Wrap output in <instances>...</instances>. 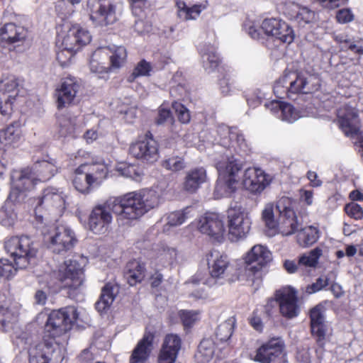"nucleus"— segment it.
I'll return each instance as SVG.
<instances>
[{
    "instance_id": "13",
    "label": "nucleus",
    "mask_w": 363,
    "mask_h": 363,
    "mask_svg": "<svg viewBox=\"0 0 363 363\" xmlns=\"http://www.w3.org/2000/svg\"><path fill=\"white\" fill-rule=\"evenodd\" d=\"M65 208V195L63 192L54 187H48L43 191L36 206V211H45L53 220H57L62 215Z\"/></svg>"
},
{
    "instance_id": "33",
    "label": "nucleus",
    "mask_w": 363,
    "mask_h": 363,
    "mask_svg": "<svg viewBox=\"0 0 363 363\" xmlns=\"http://www.w3.org/2000/svg\"><path fill=\"white\" fill-rule=\"evenodd\" d=\"M23 202L11 199L9 194L0 209V223L4 226L13 225L17 219L16 206Z\"/></svg>"
},
{
    "instance_id": "32",
    "label": "nucleus",
    "mask_w": 363,
    "mask_h": 363,
    "mask_svg": "<svg viewBox=\"0 0 363 363\" xmlns=\"http://www.w3.org/2000/svg\"><path fill=\"white\" fill-rule=\"evenodd\" d=\"M206 173L203 168H195L186 172L183 189L189 193H195L206 182Z\"/></svg>"
},
{
    "instance_id": "47",
    "label": "nucleus",
    "mask_w": 363,
    "mask_h": 363,
    "mask_svg": "<svg viewBox=\"0 0 363 363\" xmlns=\"http://www.w3.org/2000/svg\"><path fill=\"white\" fill-rule=\"evenodd\" d=\"M321 250L315 248L311 251L308 255H303L298 259V264L306 267H315L318 259L321 255Z\"/></svg>"
},
{
    "instance_id": "63",
    "label": "nucleus",
    "mask_w": 363,
    "mask_h": 363,
    "mask_svg": "<svg viewBox=\"0 0 363 363\" xmlns=\"http://www.w3.org/2000/svg\"><path fill=\"white\" fill-rule=\"evenodd\" d=\"M320 4L326 9H334L340 6L341 3H344L347 0H316Z\"/></svg>"
},
{
    "instance_id": "34",
    "label": "nucleus",
    "mask_w": 363,
    "mask_h": 363,
    "mask_svg": "<svg viewBox=\"0 0 363 363\" xmlns=\"http://www.w3.org/2000/svg\"><path fill=\"white\" fill-rule=\"evenodd\" d=\"M124 277L130 286L140 282L145 277L144 264L135 259L130 261L125 266Z\"/></svg>"
},
{
    "instance_id": "22",
    "label": "nucleus",
    "mask_w": 363,
    "mask_h": 363,
    "mask_svg": "<svg viewBox=\"0 0 363 363\" xmlns=\"http://www.w3.org/2000/svg\"><path fill=\"white\" fill-rule=\"evenodd\" d=\"M261 28L267 35L274 37L282 43L290 44L294 41L293 29L287 23L280 20L265 19L262 23Z\"/></svg>"
},
{
    "instance_id": "41",
    "label": "nucleus",
    "mask_w": 363,
    "mask_h": 363,
    "mask_svg": "<svg viewBox=\"0 0 363 363\" xmlns=\"http://www.w3.org/2000/svg\"><path fill=\"white\" fill-rule=\"evenodd\" d=\"M203 68L208 72L213 71L220 63V58L213 47H208L202 51Z\"/></svg>"
},
{
    "instance_id": "48",
    "label": "nucleus",
    "mask_w": 363,
    "mask_h": 363,
    "mask_svg": "<svg viewBox=\"0 0 363 363\" xmlns=\"http://www.w3.org/2000/svg\"><path fill=\"white\" fill-rule=\"evenodd\" d=\"M58 123L61 136L65 137L74 132L75 118L71 119L63 116L58 118Z\"/></svg>"
},
{
    "instance_id": "11",
    "label": "nucleus",
    "mask_w": 363,
    "mask_h": 363,
    "mask_svg": "<svg viewBox=\"0 0 363 363\" xmlns=\"http://www.w3.org/2000/svg\"><path fill=\"white\" fill-rule=\"evenodd\" d=\"M272 260L270 251L261 245H255L245 257L247 267L246 275L252 285L257 289L260 286L263 272L262 269Z\"/></svg>"
},
{
    "instance_id": "28",
    "label": "nucleus",
    "mask_w": 363,
    "mask_h": 363,
    "mask_svg": "<svg viewBox=\"0 0 363 363\" xmlns=\"http://www.w3.org/2000/svg\"><path fill=\"white\" fill-rule=\"evenodd\" d=\"M28 36V30L23 26L15 23H6L0 30V39L8 45L19 46Z\"/></svg>"
},
{
    "instance_id": "14",
    "label": "nucleus",
    "mask_w": 363,
    "mask_h": 363,
    "mask_svg": "<svg viewBox=\"0 0 363 363\" xmlns=\"http://www.w3.org/2000/svg\"><path fill=\"white\" fill-rule=\"evenodd\" d=\"M251 220L241 206L230 207L228 210V228L230 239L237 241L250 232Z\"/></svg>"
},
{
    "instance_id": "23",
    "label": "nucleus",
    "mask_w": 363,
    "mask_h": 363,
    "mask_svg": "<svg viewBox=\"0 0 363 363\" xmlns=\"http://www.w3.org/2000/svg\"><path fill=\"white\" fill-rule=\"evenodd\" d=\"M91 41V35L87 30L79 25H73L68 28L62 37V47L77 52Z\"/></svg>"
},
{
    "instance_id": "29",
    "label": "nucleus",
    "mask_w": 363,
    "mask_h": 363,
    "mask_svg": "<svg viewBox=\"0 0 363 363\" xmlns=\"http://www.w3.org/2000/svg\"><path fill=\"white\" fill-rule=\"evenodd\" d=\"M181 348V339L177 335H166L158 358L159 363H174Z\"/></svg>"
},
{
    "instance_id": "1",
    "label": "nucleus",
    "mask_w": 363,
    "mask_h": 363,
    "mask_svg": "<svg viewBox=\"0 0 363 363\" xmlns=\"http://www.w3.org/2000/svg\"><path fill=\"white\" fill-rule=\"evenodd\" d=\"M159 195L152 189L129 192L113 201L96 205L89 216L88 228L94 234H104L112 222L113 213L118 220H136L159 205Z\"/></svg>"
},
{
    "instance_id": "54",
    "label": "nucleus",
    "mask_w": 363,
    "mask_h": 363,
    "mask_svg": "<svg viewBox=\"0 0 363 363\" xmlns=\"http://www.w3.org/2000/svg\"><path fill=\"white\" fill-rule=\"evenodd\" d=\"M4 313V316L0 322V330L7 331L12 328L13 323L16 322V316L7 308H5Z\"/></svg>"
},
{
    "instance_id": "24",
    "label": "nucleus",
    "mask_w": 363,
    "mask_h": 363,
    "mask_svg": "<svg viewBox=\"0 0 363 363\" xmlns=\"http://www.w3.org/2000/svg\"><path fill=\"white\" fill-rule=\"evenodd\" d=\"M295 78L289 82L287 88V96L292 99L296 94H308L317 90L319 87V79L307 73L298 72L294 74Z\"/></svg>"
},
{
    "instance_id": "58",
    "label": "nucleus",
    "mask_w": 363,
    "mask_h": 363,
    "mask_svg": "<svg viewBox=\"0 0 363 363\" xmlns=\"http://www.w3.org/2000/svg\"><path fill=\"white\" fill-rule=\"evenodd\" d=\"M330 284L329 278L325 277H319L316 279L315 282L313 283L312 284L308 285L306 287V291L309 294H313L317 291H319L322 289H323L325 286Z\"/></svg>"
},
{
    "instance_id": "39",
    "label": "nucleus",
    "mask_w": 363,
    "mask_h": 363,
    "mask_svg": "<svg viewBox=\"0 0 363 363\" xmlns=\"http://www.w3.org/2000/svg\"><path fill=\"white\" fill-rule=\"evenodd\" d=\"M311 326V335L320 350H323L328 338V326L325 323L313 324Z\"/></svg>"
},
{
    "instance_id": "25",
    "label": "nucleus",
    "mask_w": 363,
    "mask_h": 363,
    "mask_svg": "<svg viewBox=\"0 0 363 363\" xmlns=\"http://www.w3.org/2000/svg\"><path fill=\"white\" fill-rule=\"evenodd\" d=\"M284 14L289 20L300 28L313 23L315 20V13L307 6L296 3L286 6Z\"/></svg>"
},
{
    "instance_id": "10",
    "label": "nucleus",
    "mask_w": 363,
    "mask_h": 363,
    "mask_svg": "<svg viewBox=\"0 0 363 363\" xmlns=\"http://www.w3.org/2000/svg\"><path fill=\"white\" fill-rule=\"evenodd\" d=\"M107 172L106 167L102 164H82L74 172L73 185L78 191L87 194L91 186L101 184Z\"/></svg>"
},
{
    "instance_id": "56",
    "label": "nucleus",
    "mask_w": 363,
    "mask_h": 363,
    "mask_svg": "<svg viewBox=\"0 0 363 363\" xmlns=\"http://www.w3.org/2000/svg\"><path fill=\"white\" fill-rule=\"evenodd\" d=\"M345 211L350 217L356 220L362 219L363 218V209L357 203H350L347 204L345 207Z\"/></svg>"
},
{
    "instance_id": "50",
    "label": "nucleus",
    "mask_w": 363,
    "mask_h": 363,
    "mask_svg": "<svg viewBox=\"0 0 363 363\" xmlns=\"http://www.w3.org/2000/svg\"><path fill=\"white\" fill-rule=\"evenodd\" d=\"M172 108L175 111L179 121L182 123H188L190 121L189 110L182 104L174 101L172 103Z\"/></svg>"
},
{
    "instance_id": "37",
    "label": "nucleus",
    "mask_w": 363,
    "mask_h": 363,
    "mask_svg": "<svg viewBox=\"0 0 363 363\" xmlns=\"http://www.w3.org/2000/svg\"><path fill=\"white\" fill-rule=\"evenodd\" d=\"M115 291H117L116 287L111 284H107L103 287L100 298L96 303L97 311L102 312L110 307L115 298Z\"/></svg>"
},
{
    "instance_id": "20",
    "label": "nucleus",
    "mask_w": 363,
    "mask_h": 363,
    "mask_svg": "<svg viewBox=\"0 0 363 363\" xmlns=\"http://www.w3.org/2000/svg\"><path fill=\"white\" fill-rule=\"evenodd\" d=\"M272 177L260 168L249 167L245 169L242 179L244 187L254 194H259L269 185Z\"/></svg>"
},
{
    "instance_id": "21",
    "label": "nucleus",
    "mask_w": 363,
    "mask_h": 363,
    "mask_svg": "<svg viewBox=\"0 0 363 363\" xmlns=\"http://www.w3.org/2000/svg\"><path fill=\"white\" fill-rule=\"evenodd\" d=\"M209 272L214 284H223L230 268V260L228 256L217 250H213L208 256Z\"/></svg>"
},
{
    "instance_id": "31",
    "label": "nucleus",
    "mask_w": 363,
    "mask_h": 363,
    "mask_svg": "<svg viewBox=\"0 0 363 363\" xmlns=\"http://www.w3.org/2000/svg\"><path fill=\"white\" fill-rule=\"evenodd\" d=\"M153 335L145 333L137 344L130 357V363H145L150 356Z\"/></svg>"
},
{
    "instance_id": "2",
    "label": "nucleus",
    "mask_w": 363,
    "mask_h": 363,
    "mask_svg": "<svg viewBox=\"0 0 363 363\" xmlns=\"http://www.w3.org/2000/svg\"><path fill=\"white\" fill-rule=\"evenodd\" d=\"M79 318L74 306H67L50 313L45 326L43 341L33 344L28 350L29 363H61L64 354L59 344L55 340L70 330Z\"/></svg>"
},
{
    "instance_id": "55",
    "label": "nucleus",
    "mask_w": 363,
    "mask_h": 363,
    "mask_svg": "<svg viewBox=\"0 0 363 363\" xmlns=\"http://www.w3.org/2000/svg\"><path fill=\"white\" fill-rule=\"evenodd\" d=\"M76 52L74 50H69L61 46V49L57 52V60L61 66H67Z\"/></svg>"
},
{
    "instance_id": "27",
    "label": "nucleus",
    "mask_w": 363,
    "mask_h": 363,
    "mask_svg": "<svg viewBox=\"0 0 363 363\" xmlns=\"http://www.w3.org/2000/svg\"><path fill=\"white\" fill-rule=\"evenodd\" d=\"M339 126L344 133L349 136L359 131V118L357 111L351 106H343L337 111Z\"/></svg>"
},
{
    "instance_id": "46",
    "label": "nucleus",
    "mask_w": 363,
    "mask_h": 363,
    "mask_svg": "<svg viewBox=\"0 0 363 363\" xmlns=\"http://www.w3.org/2000/svg\"><path fill=\"white\" fill-rule=\"evenodd\" d=\"M342 51H350L358 56L363 55V39H350L345 40L342 45Z\"/></svg>"
},
{
    "instance_id": "9",
    "label": "nucleus",
    "mask_w": 363,
    "mask_h": 363,
    "mask_svg": "<svg viewBox=\"0 0 363 363\" xmlns=\"http://www.w3.org/2000/svg\"><path fill=\"white\" fill-rule=\"evenodd\" d=\"M48 247L55 254L65 255L77 242L75 233L66 225H57L43 232Z\"/></svg>"
},
{
    "instance_id": "49",
    "label": "nucleus",
    "mask_w": 363,
    "mask_h": 363,
    "mask_svg": "<svg viewBox=\"0 0 363 363\" xmlns=\"http://www.w3.org/2000/svg\"><path fill=\"white\" fill-rule=\"evenodd\" d=\"M325 323L324 307L318 304L310 311V323L313 324Z\"/></svg>"
},
{
    "instance_id": "51",
    "label": "nucleus",
    "mask_w": 363,
    "mask_h": 363,
    "mask_svg": "<svg viewBox=\"0 0 363 363\" xmlns=\"http://www.w3.org/2000/svg\"><path fill=\"white\" fill-rule=\"evenodd\" d=\"M16 272V269L6 259H0V278L10 279Z\"/></svg>"
},
{
    "instance_id": "60",
    "label": "nucleus",
    "mask_w": 363,
    "mask_h": 363,
    "mask_svg": "<svg viewBox=\"0 0 363 363\" xmlns=\"http://www.w3.org/2000/svg\"><path fill=\"white\" fill-rule=\"evenodd\" d=\"M287 77L285 76L281 79H279L274 86V93L279 98H283L282 94H287V88L284 87V84L286 83Z\"/></svg>"
},
{
    "instance_id": "6",
    "label": "nucleus",
    "mask_w": 363,
    "mask_h": 363,
    "mask_svg": "<svg viewBox=\"0 0 363 363\" xmlns=\"http://www.w3.org/2000/svg\"><path fill=\"white\" fill-rule=\"evenodd\" d=\"M123 3L121 0H87L86 9L96 26H107L118 21Z\"/></svg>"
},
{
    "instance_id": "53",
    "label": "nucleus",
    "mask_w": 363,
    "mask_h": 363,
    "mask_svg": "<svg viewBox=\"0 0 363 363\" xmlns=\"http://www.w3.org/2000/svg\"><path fill=\"white\" fill-rule=\"evenodd\" d=\"M151 65L149 62L145 61V60H141L138 62L137 66L135 67L132 75L130 77H132L130 81L133 80L135 77H141V76H147L150 74V72L151 71Z\"/></svg>"
},
{
    "instance_id": "35",
    "label": "nucleus",
    "mask_w": 363,
    "mask_h": 363,
    "mask_svg": "<svg viewBox=\"0 0 363 363\" xmlns=\"http://www.w3.org/2000/svg\"><path fill=\"white\" fill-rule=\"evenodd\" d=\"M216 349V343L211 338L203 339L195 354L196 363H208L213 358Z\"/></svg>"
},
{
    "instance_id": "8",
    "label": "nucleus",
    "mask_w": 363,
    "mask_h": 363,
    "mask_svg": "<svg viewBox=\"0 0 363 363\" xmlns=\"http://www.w3.org/2000/svg\"><path fill=\"white\" fill-rule=\"evenodd\" d=\"M126 58L124 47L101 48L93 54L90 62V69L94 73L107 72L111 69H118Z\"/></svg>"
},
{
    "instance_id": "26",
    "label": "nucleus",
    "mask_w": 363,
    "mask_h": 363,
    "mask_svg": "<svg viewBox=\"0 0 363 363\" xmlns=\"http://www.w3.org/2000/svg\"><path fill=\"white\" fill-rule=\"evenodd\" d=\"M198 228L201 233L206 234L220 241L225 233L224 223L219 215L213 213H206L199 218Z\"/></svg>"
},
{
    "instance_id": "15",
    "label": "nucleus",
    "mask_w": 363,
    "mask_h": 363,
    "mask_svg": "<svg viewBox=\"0 0 363 363\" xmlns=\"http://www.w3.org/2000/svg\"><path fill=\"white\" fill-rule=\"evenodd\" d=\"M38 181L35 174L28 168L13 171L12 189L9 194L11 198L18 201H24L27 197V191L32 190Z\"/></svg>"
},
{
    "instance_id": "52",
    "label": "nucleus",
    "mask_w": 363,
    "mask_h": 363,
    "mask_svg": "<svg viewBox=\"0 0 363 363\" xmlns=\"http://www.w3.org/2000/svg\"><path fill=\"white\" fill-rule=\"evenodd\" d=\"M235 83L236 82L231 74H225V76L221 79H220L219 82L221 93L223 95L229 94L232 91Z\"/></svg>"
},
{
    "instance_id": "64",
    "label": "nucleus",
    "mask_w": 363,
    "mask_h": 363,
    "mask_svg": "<svg viewBox=\"0 0 363 363\" xmlns=\"http://www.w3.org/2000/svg\"><path fill=\"white\" fill-rule=\"evenodd\" d=\"M79 358L82 363H92L96 361L89 350H83Z\"/></svg>"
},
{
    "instance_id": "7",
    "label": "nucleus",
    "mask_w": 363,
    "mask_h": 363,
    "mask_svg": "<svg viewBox=\"0 0 363 363\" xmlns=\"http://www.w3.org/2000/svg\"><path fill=\"white\" fill-rule=\"evenodd\" d=\"M4 248L13 258L16 267L24 269L30 259L36 256L38 245L28 236H14L5 241Z\"/></svg>"
},
{
    "instance_id": "45",
    "label": "nucleus",
    "mask_w": 363,
    "mask_h": 363,
    "mask_svg": "<svg viewBox=\"0 0 363 363\" xmlns=\"http://www.w3.org/2000/svg\"><path fill=\"white\" fill-rule=\"evenodd\" d=\"M229 138L231 140L232 147L235 149L238 148L244 152L249 150L247 143L242 133L237 130H230Z\"/></svg>"
},
{
    "instance_id": "12",
    "label": "nucleus",
    "mask_w": 363,
    "mask_h": 363,
    "mask_svg": "<svg viewBox=\"0 0 363 363\" xmlns=\"http://www.w3.org/2000/svg\"><path fill=\"white\" fill-rule=\"evenodd\" d=\"M0 92L4 94L0 104V125L7 122L13 113V103L19 92L18 79L13 75L0 80Z\"/></svg>"
},
{
    "instance_id": "18",
    "label": "nucleus",
    "mask_w": 363,
    "mask_h": 363,
    "mask_svg": "<svg viewBox=\"0 0 363 363\" xmlns=\"http://www.w3.org/2000/svg\"><path fill=\"white\" fill-rule=\"evenodd\" d=\"M79 89L80 84L75 77H68L63 79L55 90L57 108L60 109L74 104Z\"/></svg>"
},
{
    "instance_id": "43",
    "label": "nucleus",
    "mask_w": 363,
    "mask_h": 363,
    "mask_svg": "<svg viewBox=\"0 0 363 363\" xmlns=\"http://www.w3.org/2000/svg\"><path fill=\"white\" fill-rule=\"evenodd\" d=\"M21 134L20 125L15 122L8 126L6 129L0 131V143L9 144L16 141Z\"/></svg>"
},
{
    "instance_id": "62",
    "label": "nucleus",
    "mask_w": 363,
    "mask_h": 363,
    "mask_svg": "<svg viewBox=\"0 0 363 363\" xmlns=\"http://www.w3.org/2000/svg\"><path fill=\"white\" fill-rule=\"evenodd\" d=\"M336 18L340 23H346L350 22L353 19V15L348 9H342L337 12Z\"/></svg>"
},
{
    "instance_id": "59",
    "label": "nucleus",
    "mask_w": 363,
    "mask_h": 363,
    "mask_svg": "<svg viewBox=\"0 0 363 363\" xmlns=\"http://www.w3.org/2000/svg\"><path fill=\"white\" fill-rule=\"evenodd\" d=\"M177 252L174 248H164L160 253L158 258L160 261H163L165 264L172 263L176 258Z\"/></svg>"
},
{
    "instance_id": "42",
    "label": "nucleus",
    "mask_w": 363,
    "mask_h": 363,
    "mask_svg": "<svg viewBox=\"0 0 363 363\" xmlns=\"http://www.w3.org/2000/svg\"><path fill=\"white\" fill-rule=\"evenodd\" d=\"M235 318L232 316L228 318L225 321L220 323L216 331V337L220 342H226L231 337L235 325Z\"/></svg>"
},
{
    "instance_id": "40",
    "label": "nucleus",
    "mask_w": 363,
    "mask_h": 363,
    "mask_svg": "<svg viewBox=\"0 0 363 363\" xmlns=\"http://www.w3.org/2000/svg\"><path fill=\"white\" fill-rule=\"evenodd\" d=\"M177 15L182 21L196 19L201 13L202 7L201 5H194L188 7L184 1H177Z\"/></svg>"
},
{
    "instance_id": "36",
    "label": "nucleus",
    "mask_w": 363,
    "mask_h": 363,
    "mask_svg": "<svg viewBox=\"0 0 363 363\" xmlns=\"http://www.w3.org/2000/svg\"><path fill=\"white\" fill-rule=\"evenodd\" d=\"M34 169L38 173V181L44 182L50 179L57 172L58 167L54 160H43L35 163Z\"/></svg>"
},
{
    "instance_id": "44",
    "label": "nucleus",
    "mask_w": 363,
    "mask_h": 363,
    "mask_svg": "<svg viewBox=\"0 0 363 363\" xmlns=\"http://www.w3.org/2000/svg\"><path fill=\"white\" fill-rule=\"evenodd\" d=\"M162 165L166 169L172 172H178L186 167L184 160L179 156H172L165 159Z\"/></svg>"
},
{
    "instance_id": "5",
    "label": "nucleus",
    "mask_w": 363,
    "mask_h": 363,
    "mask_svg": "<svg viewBox=\"0 0 363 363\" xmlns=\"http://www.w3.org/2000/svg\"><path fill=\"white\" fill-rule=\"evenodd\" d=\"M242 164L234 156L225 155L217 162L216 169L218 179L215 191L220 196H229L235 191L237 179L236 174L242 169Z\"/></svg>"
},
{
    "instance_id": "61",
    "label": "nucleus",
    "mask_w": 363,
    "mask_h": 363,
    "mask_svg": "<svg viewBox=\"0 0 363 363\" xmlns=\"http://www.w3.org/2000/svg\"><path fill=\"white\" fill-rule=\"evenodd\" d=\"M172 114L169 109L164 108H160L158 113V117L157 118V123L158 125L163 124L167 121H172Z\"/></svg>"
},
{
    "instance_id": "16",
    "label": "nucleus",
    "mask_w": 363,
    "mask_h": 363,
    "mask_svg": "<svg viewBox=\"0 0 363 363\" xmlns=\"http://www.w3.org/2000/svg\"><path fill=\"white\" fill-rule=\"evenodd\" d=\"M255 360L261 363H289L284 342L279 338H273L259 347Z\"/></svg>"
},
{
    "instance_id": "57",
    "label": "nucleus",
    "mask_w": 363,
    "mask_h": 363,
    "mask_svg": "<svg viewBox=\"0 0 363 363\" xmlns=\"http://www.w3.org/2000/svg\"><path fill=\"white\" fill-rule=\"evenodd\" d=\"M180 317L185 327H191L198 320L199 313L192 311H182Z\"/></svg>"
},
{
    "instance_id": "17",
    "label": "nucleus",
    "mask_w": 363,
    "mask_h": 363,
    "mask_svg": "<svg viewBox=\"0 0 363 363\" xmlns=\"http://www.w3.org/2000/svg\"><path fill=\"white\" fill-rule=\"evenodd\" d=\"M129 152L134 157L150 163L157 161L159 157L157 143L150 133L143 140L131 144Z\"/></svg>"
},
{
    "instance_id": "19",
    "label": "nucleus",
    "mask_w": 363,
    "mask_h": 363,
    "mask_svg": "<svg viewBox=\"0 0 363 363\" xmlns=\"http://www.w3.org/2000/svg\"><path fill=\"white\" fill-rule=\"evenodd\" d=\"M275 296L281 315L287 318L296 317L300 311L296 291L287 286L276 291Z\"/></svg>"
},
{
    "instance_id": "38",
    "label": "nucleus",
    "mask_w": 363,
    "mask_h": 363,
    "mask_svg": "<svg viewBox=\"0 0 363 363\" xmlns=\"http://www.w3.org/2000/svg\"><path fill=\"white\" fill-rule=\"evenodd\" d=\"M191 208H186L181 211L171 212L167 216V223L164 226V231H168L170 227H177L185 222L191 216Z\"/></svg>"
},
{
    "instance_id": "4",
    "label": "nucleus",
    "mask_w": 363,
    "mask_h": 363,
    "mask_svg": "<svg viewBox=\"0 0 363 363\" xmlns=\"http://www.w3.org/2000/svg\"><path fill=\"white\" fill-rule=\"evenodd\" d=\"M84 279V269L82 264L74 259L66 261L60 265L57 271H54L48 282L52 292L57 293L64 288L78 289Z\"/></svg>"
},
{
    "instance_id": "30",
    "label": "nucleus",
    "mask_w": 363,
    "mask_h": 363,
    "mask_svg": "<svg viewBox=\"0 0 363 363\" xmlns=\"http://www.w3.org/2000/svg\"><path fill=\"white\" fill-rule=\"evenodd\" d=\"M265 106L279 118L288 123H294L301 117L299 112L288 103L272 101L266 104Z\"/></svg>"
},
{
    "instance_id": "3",
    "label": "nucleus",
    "mask_w": 363,
    "mask_h": 363,
    "mask_svg": "<svg viewBox=\"0 0 363 363\" xmlns=\"http://www.w3.org/2000/svg\"><path fill=\"white\" fill-rule=\"evenodd\" d=\"M295 205L296 202L291 199L281 197L276 204V210L279 213L278 219L276 220L274 218V207L272 203L266 205L262 211V218L269 229L277 230L285 236L296 233L298 244L303 247H310L318 241L320 231L313 225L301 226L294 211Z\"/></svg>"
}]
</instances>
